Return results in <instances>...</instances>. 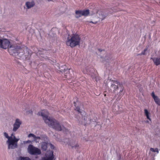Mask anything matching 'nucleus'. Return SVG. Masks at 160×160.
Wrapping results in <instances>:
<instances>
[{
	"mask_svg": "<svg viewBox=\"0 0 160 160\" xmlns=\"http://www.w3.org/2000/svg\"><path fill=\"white\" fill-rule=\"evenodd\" d=\"M38 114L39 116L41 115L45 122L49 127L58 131H63L66 133L68 132L63 126H61L59 122L55 119L52 117H48L49 113L47 110H42L40 112L38 113Z\"/></svg>",
	"mask_w": 160,
	"mask_h": 160,
	"instance_id": "obj_1",
	"label": "nucleus"
},
{
	"mask_svg": "<svg viewBox=\"0 0 160 160\" xmlns=\"http://www.w3.org/2000/svg\"><path fill=\"white\" fill-rule=\"evenodd\" d=\"M1 48L6 49L8 48V51L10 55L20 53L22 50L21 48L16 44L11 45L9 41L7 39H2Z\"/></svg>",
	"mask_w": 160,
	"mask_h": 160,
	"instance_id": "obj_2",
	"label": "nucleus"
},
{
	"mask_svg": "<svg viewBox=\"0 0 160 160\" xmlns=\"http://www.w3.org/2000/svg\"><path fill=\"white\" fill-rule=\"evenodd\" d=\"M81 39L79 35L77 34H73L67 38L66 43L67 46L73 48L80 45Z\"/></svg>",
	"mask_w": 160,
	"mask_h": 160,
	"instance_id": "obj_3",
	"label": "nucleus"
},
{
	"mask_svg": "<svg viewBox=\"0 0 160 160\" xmlns=\"http://www.w3.org/2000/svg\"><path fill=\"white\" fill-rule=\"evenodd\" d=\"M19 139L16 138L15 136H13L12 138L8 140L7 142L8 144V149H14L18 147V142Z\"/></svg>",
	"mask_w": 160,
	"mask_h": 160,
	"instance_id": "obj_4",
	"label": "nucleus"
},
{
	"mask_svg": "<svg viewBox=\"0 0 160 160\" xmlns=\"http://www.w3.org/2000/svg\"><path fill=\"white\" fill-rule=\"evenodd\" d=\"M28 152L31 155H38L41 153V150L39 149L31 144L28 146Z\"/></svg>",
	"mask_w": 160,
	"mask_h": 160,
	"instance_id": "obj_5",
	"label": "nucleus"
},
{
	"mask_svg": "<svg viewBox=\"0 0 160 160\" xmlns=\"http://www.w3.org/2000/svg\"><path fill=\"white\" fill-rule=\"evenodd\" d=\"M76 15V18H78L82 16H87L89 13V11L88 10H76L75 11Z\"/></svg>",
	"mask_w": 160,
	"mask_h": 160,
	"instance_id": "obj_6",
	"label": "nucleus"
},
{
	"mask_svg": "<svg viewBox=\"0 0 160 160\" xmlns=\"http://www.w3.org/2000/svg\"><path fill=\"white\" fill-rule=\"evenodd\" d=\"M119 82L117 80H112L110 86L111 90L115 93L118 89V85Z\"/></svg>",
	"mask_w": 160,
	"mask_h": 160,
	"instance_id": "obj_7",
	"label": "nucleus"
},
{
	"mask_svg": "<svg viewBox=\"0 0 160 160\" xmlns=\"http://www.w3.org/2000/svg\"><path fill=\"white\" fill-rule=\"evenodd\" d=\"M64 73L65 78H67L68 79H71L73 76V70L71 69L65 70L64 71Z\"/></svg>",
	"mask_w": 160,
	"mask_h": 160,
	"instance_id": "obj_8",
	"label": "nucleus"
},
{
	"mask_svg": "<svg viewBox=\"0 0 160 160\" xmlns=\"http://www.w3.org/2000/svg\"><path fill=\"white\" fill-rule=\"evenodd\" d=\"M22 123V122L18 118L16 119L14 123L13 124V131L16 132L19 128Z\"/></svg>",
	"mask_w": 160,
	"mask_h": 160,
	"instance_id": "obj_9",
	"label": "nucleus"
},
{
	"mask_svg": "<svg viewBox=\"0 0 160 160\" xmlns=\"http://www.w3.org/2000/svg\"><path fill=\"white\" fill-rule=\"evenodd\" d=\"M49 155L47 156L46 158H42V160H53L54 158L53 152L52 151H50L49 152Z\"/></svg>",
	"mask_w": 160,
	"mask_h": 160,
	"instance_id": "obj_10",
	"label": "nucleus"
},
{
	"mask_svg": "<svg viewBox=\"0 0 160 160\" xmlns=\"http://www.w3.org/2000/svg\"><path fill=\"white\" fill-rule=\"evenodd\" d=\"M151 95L155 103L158 105L160 106V99L158 98V96H156L154 92H152Z\"/></svg>",
	"mask_w": 160,
	"mask_h": 160,
	"instance_id": "obj_11",
	"label": "nucleus"
},
{
	"mask_svg": "<svg viewBox=\"0 0 160 160\" xmlns=\"http://www.w3.org/2000/svg\"><path fill=\"white\" fill-rule=\"evenodd\" d=\"M154 64L156 66L160 65V57L151 58Z\"/></svg>",
	"mask_w": 160,
	"mask_h": 160,
	"instance_id": "obj_12",
	"label": "nucleus"
},
{
	"mask_svg": "<svg viewBox=\"0 0 160 160\" xmlns=\"http://www.w3.org/2000/svg\"><path fill=\"white\" fill-rule=\"evenodd\" d=\"M48 142H42L41 143V148L43 151H46L48 147Z\"/></svg>",
	"mask_w": 160,
	"mask_h": 160,
	"instance_id": "obj_13",
	"label": "nucleus"
},
{
	"mask_svg": "<svg viewBox=\"0 0 160 160\" xmlns=\"http://www.w3.org/2000/svg\"><path fill=\"white\" fill-rule=\"evenodd\" d=\"M124 90V88H122L119 91L118 93V100H119L121 97L123 96L124 94V93L123 92V90Z\"/></svg>",
	"mask_w": 160,
	"mask_h": 160,
	"instance_id": "obj_14",
	"label": "nucleus"
},
{
	"mask_svg": "<svg viewBox=\"0 0 160 160\" xmlns=\"http://www.w3.org/2000/svg\"><path fill=\"white\" fill-rule=\"evenodd\" d=\"M29 138L32 137L33 138L34 141H36L37 139H40L41 138L39 137H36L35 135L32 133H30L28 135Z\"/></svg>",
	"mask_w": 160,
	"mask_h": 160,
	"instance_id": "obj_15",
	"label": "nucleus"
},
{
	"mask_svg": "<svg viewBox=\"0 0 160 160\" xmlns=\"http://www.w3.org/2000/svg\"><path fill=\"white\" fill-rule=\"evenodd\" d=\"M26 6L27 7V8H29L34 5V3L33 1L31 2H27L26 3Z\"/></svg>",
	"mask_w": 160,
	"mask_h": 160,
	"instance_id": "obj_16",
	"label": "nucleus"
},
{
	"mask_svg": "<svg viewBox=\"0 0 160 160\" xmlns=\"http://www.w3.org/2000/svg\"><path fill=\"white\" fill-rule=\"evenodd\" d=\"M144 111L145 115L146 116L147 118L150 121H151V119L149 116V113L148 112V110L146 109H145L144 110Z\"/></svg>",
	"mask_w": 160,
	"mask_h": 160,
	"instance_id": "obj_17",
	"label": "nucleus"
},
{
	"mask_svg": "<svg viewBox=\"0 0 160 160\" xmlns=\"http://www.w3.org/2000/svg\"><path fill=\"white\" fill-rule=\"evenodd\" d=\"M112 58V57L111 55H108L105 56L104 59L102 61V62L105 61L108 62V60H111Z\"/></svg>",
	"mask_w": 160,
	"mask_h": 160,
	"instance_id": "obj_18",
	"label": "nucleus"
},
{
	"mask_svg": "<svg viewBox=\"0 0 160 160\" xmlns=\"http://www.w3.org/2000/svg\"><path fill=\"white\" fill-rule=\"evenodd\" d=\"M112 107L113 108V112H114L115 114H120L121 113V112L120 111H116V110L115 109H114V108L116 107V106L115 105H113Z\"/></svg>",
	"mask_w": 160,
	"mask_h": 160,
	"instance_id": "obj_19",
	"label": "nucleus"
},
{
	"mask_svg": "<svg viewBox=\"0 0 160 160\" xmlns=\"http://www.w3.org/2000/svg\"><path fill=\"white\" fill-rule=\"evenodd\" d=\"M75 110V111L78 112L79 113H80L82 115V113H83V112L81 111V109L78 106L76 107Z\"/></svg>",
	"mask_w": 160,
	"mask_h": 160,
	"instance_id": "obj_20",
	"label": "nucleus"
},
{
	"mask_svg": "<svg viewBox=\"0 0 160 160\" xmlns=\"http://www.w3.org/2000/svg\"><path fill=\"white\" fill-rule=\"evenodd\" d=\"M69 145H70V146H71L72 148H76L77 147H78L79 146L78 143H77L75 145H74V144H73L72 143H69Z\"/></svg>",
	"mask_w": 160,
	"mask_h": 160,
	"instance_id": "obj_21",
	"label": "nucleus"
},
{
	"mask_svg": "<svg viewBox=\"0 0 160 160\" xmlns=\"http://www.w3.org/2000/svg\"><path fill=\"white\" fill-rule=\"evenodd\" d=\"M18 160H31V159L27 157H20Z\"/></svg>",
	"mask_w": 160,
	"mask_h": 160,
	"instance_id": "obj_22",
	"label": "nucleus"
},
{
	"mask_svg": "<svg viewBox=\"0 0 160 160\" xmlns=\"http://www.w3.org/2000/svg\"><path fill=\"white\" fill-rule=\"evenodd\" d=\"M150 150L152 152H156L157 153H158V149L157 148H156L155 149L152 148H151L150 149Z\"/></svg>",
	"mask_w": 160,
	"mask_h": 160,
	"instance_id": "obj_23",
	"label": "nucleus"
},
{
	"mask_svg": "<svg viewBox=\"0 0 160 160\" xmlns=\"http://www.w3.org/2000/svg\"><path fill=\"white\" fill-rule=\"evenodd\" d=\"M4 136H5V137L8 139V140L10 139L11 138H12V137H9L8 136V134L6 132H5L4 133Z\"/></svg>",
	"mask_w": 160,
	"mask_h": 160,
	"instance_id": "obj_24",
	"label": "nucleus"
},
{
	"mask_svg": "<svg viewBox=\"0 0 160 160\" xmlns=\"http://www.w3.org/2000/svg\"><path fill=\"white\" fill-rule=\"evenodd\" d=\"M148 50V48H145L143 51H142L141 52V53L140 54V55H145L146 54V52Z\"/></svg>",
	"mask_w": 160,
	"mask_h": 160,
	"instance_id": "obj_25",
	"label": "nucleus"
},
{
	"mask_svg": "<svg viewBox=\"0 0 160 160\" xmlns=\"http://www.w3.org/2000/svg\"><path fill=\"white\" fill-rule=\"evenodd\" d=\"M82 71L84 73H87V74L88 73V71H87V70L85 71V70H84V69L82 70Z\"/></svg>",
	"mask_w": 160,
	"mask_h": 160,
	"instance_id": "obj_26",
	"label": "nucleus"
},
{
	"mask_svg": "<svg viewBox=\"0 0 160 160\" xmlns=\"http://www.w3.org/2000/svg\"><path fill=\"white\" fill-rule=\"evenodd\" d=\"M50 145L51 148L52 149H54V146L52 144H50Z\"/></svg>",
	"mask_w": 160,
	"mask_h": 160,
	"instance_id": "obj_27",
	"label": "nucleus"
},
{
	"mask_svg": "<svg viewBox=\"0 0 160 160\" xmlns=\"http://www.w3.org/2000/svg\"><path fill=\"white\" fill-rule=\"evenodd\" d=\"M82 120H83L84 121H85L86 120L85 119V116H82Z\"/></svg>",
	"mask_w": 160,
	"mask_h": 160,
	"instance_id": "obj_28",
	"label": "nucleus"
},
{
	"mask_svg": "<svg viewBox=\"0 0 160 160\" xmlns=\"http://www.w3.org/2000/svg\"><path fill=\"white\" fill-rule=\"evenodd\" d=\"M2 40V39H0V48H1V47Z\"/></svg>",
	"mask_w": 160,
	"mask_h": 160,
	"instance_id": "obj_29",
	"label": "nucleus"
},
{
	"mask_svg": "<svg viewBox=\"0 0 160 160\" xmlns=\"http://www.w3.org/2000/svg\"><path fill=\"white\" fill-rule=\"evenodd\" d=\"M27 113H31L32 114V111H27Z\"/></svg>",
	"mask_w": 160,
	"mask_h": 160,
	"instance_id": "obj_30",
	"label": "nucleus"
},
{
	"mask_svg": "<svg viewBox=\"0 0 160 160\" xmlns=\"http://www.w3.org/2000/svg\"><path fill=\"white\" fill-rule=\"evenodd\" d=\"M13 136H15L14 134L13 133H12V134H11V136L10 137H13Z\"/></svg>",
	"mask_w": 160,
	"mask_h": 160,
	"instance_id": "obj_31",
	"label": "nucleus"
},
{
	"mask_svg": "<svg viewBox=\"0 0 160 160\" xmlns=\"http://www.w3.org/2000/svg\"><path fill=\"white\" fill-rule=\"evenodd\" d=\"M98 50L100 52H101L103 50H101V49H98Z\"/></svg>",
	"mask_w": 160,
	"mask_h": 160,
	"instance_id": "obj_32",
	"label": "nucleus"
},
{
	"mask_svg": "<svg viewBox=\"0 0 160 160\" xmlns=\"http://www.w3.org/2000/svg\"><path fill=\"white\" fill-rule=\"evenodd\" d=\"M91 22L92 23H93V24H95V23H94L93 22Z\"/></svg>",
	"mask_w": 160,
	"mask_h": 160,
	"instance_id": "obj_33",
	"label": "nucleus"
},
{
	"mask_svg": "<svg viewBox=\"0 0 160 160\" xmlns=\"http://www.w3.org/2000/svg\"><path fill=\"white\" fill-rule=\"evenodd\" d=\"M118 108H119V106H118Z\"/></svg>",
	"mask_w": 160,
	"mask_h": 160,
	"instance_id": "obj_34",
	"label": "nucleus"
},
{
	"mask_svg": "<svg viewBox=\"0 0 160 160\" xmlns=\"http://www.w3.org/2000/svg\"><path fill=\"white\" fill-rule=\"evenodd\" d=\"M101 58H102V57H101Z\"/></svg>",
	"mask_w": 160,
	"mask_h": 160,
	"instance_id": "obj_35",
	"label": "nucleus"
}]
</instances>
